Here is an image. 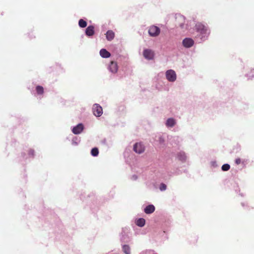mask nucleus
I'll use <instances>...</instances> for the list:
<instances>
[{
  "mask_svg": "<svg viewBox=\"0 0 254 254\" xmlns=\"http://www.w3.org/2000/svg\"><path fill=\"white\" fill-rule=\"evenodd\" d=\"M195 39L199 43L206 41L210 34L208 27L201 23H197L195 26Z\"/></svg>",
  "mask_w": 254,
  "mask_h": 254,
  "instance_id": "obj_1",
  "label": "nucleus"
},
{
  "mask_svg": "<svg viewBox=\"0 0 254 254\" xmlns=\"http://www.w3.org/2000/svg\"><path fill=\"white\" fill-rule=\"evenodd\" d=\"M130 230L128 228H123L122 230V232L120 234V240L122 242L125 243H128L131 240L130 236Z\"/></svg>",
  "mask_w": 254,
  "mask_h": 254,
  "instance_id": "obj_2",
  "label": "nucleus"
},
{
  "mask_svg": "<svg viewBox=\"0 0 254 254\" xmlns=\"http://www.w3.org/2000/svg\"><path fill=\"white\" fill-rule=\"evenodd\" d=\"M166 79L170 82H174L177 79V74L175 70L168 69L165 72Z\"/></svg>",
  "mask_w": 254,
  "mask_h": 254,
  "instance_id": "obj_3",
  "label": "nucleus"
},
{
  "mask_svg": "<svg viewBox=\"0 0 254 254\" xmlns=\"http://www.w3.org/2000/svg\"><path fill=\"white\" fill-rule=\"evenodd\" d=\"M148 33L150 37H157L160 33V29L155 25H151L148 27Z\"/></svg>",
  "mask_w": 254,
  "mask_h": 254,
  "instance_id": "obj_4",
  "label": "nucleus"
},
{
  "mask_svg": "<svg viewBox=\"0 0 254 254\" xmlns=\"http://www.w3.org/2000/svg\"><path fill=\"white\" fill-rule=\"evenodd\" d=\"M92 111L95 116L99 117L103 114L102 107L98 104H94L92 107Z\"/></svg>",
  "mask_w": 254,
  "mask_h": 254,
  "instance_id": "obj_5",
  "label": "nucleus"
},
{
  "mask_svg": "<svg viewBox=\"0 0 254 254\" xmlns=\"http://www.w3.org/2000/svg\"><path fill=\"white\" fill-rule=\"evenodd\" d=\"M154 51L150 49H145L143 51V56L144 58L147 60H152L154 57Z\"/></svg>",
  "mask_w": 254,
  "mask_h": 254,
  "instance_id": "obj_6",
  "label": "nucleus"
},
{
  "mask_svg": "<svg viewBox=\"0 0 254 254\" xmlns=\"http://www.w3.org/2000/svg\"><path fill=\"white\" fill-rule=\"evenodd\" d=\"M145 150V147L144 145L141 142H137L133 145V151L138 153L141 154Z\"/></svg>",
  "mask_w": 254,
  "mask_h": 254,
  "instance_id": "obj_7",
  "label": "nucleus"
},
{
  "mask_svg": "<svg viewBox=\"0 0 254 254\" xmlns=\"http://www.w3.org/2000/svg\"><path fill=\"white\" fill-rule=\"evenodd\" d=\"M194 40L190 38H185L182 41V45L186 48H190L193 46Z\"/></svg>",
  "mask_w": 254,
  "mask_h": 254,
  "instance_id": "obj_8",
  "label": "nucleus"
},
{
  "mask_svg": "<svg viewBox=\"0 0 254 254\" xmlns=\"http://www.w3.org/2000/svg\"><path fill=\"white\" fill-rule=\"evenodd\" d=\"M108 69L112 73H116L118 70V65L117 63L115 61H111L108 65Z\"/></svg>",
  "mask_w": 254,
  "mask_h": 254,
  "instance_id": "obj_9",
  "label": "nucleus"
},
{
  "mask_svg": "<svg viewBox=\"0 0 254 254\" xmlns=\"http://www.w3.org/2000/svg\"><path fill=\"white\" fill-rule=\"evenodd\" d=\"M176 18L177 21L179 22V25L181 29H184L187 28L185 23V17L183 15L181 14L176 15Z\"/></svg>",
  "mask_w": 254,
  "mask_h": 254,
  "instance_id": "obj_10",
  "label": "nucleus"
},
{
  "mask_svg": "<svg viewBox=\"0 0 254 254\" xmlns=\"http://www.w3.org/2000/svg\"><path fill=\"white\" fill-rule=\"evenodd\" d=\"M84 129V126L82 123H79L71 128V131L74 134L81 133Z\"/></svg>",
  "mask_w": 254,
  "mask_h": 254,
  "instance_id": "obj_11",
  "label": "nucleus"
},
{
  "mask_svg": "<svg viewBox=\"0 0 254 254\" xmlns=\"http://www.w3.org/2000/svg\"><path fill=\"white\" fill-rule=\"evenodd\" d=\"M176 124L177 120L173 118L167 119L165 123V125L168 128H173Z\"/></svg>",
  "mask_w": 254,
  "mask_h": 254,
  "instance_id": "obj_12",
  "label": "nucleus"
},
{
  "mask_svg": "<svg viewBox=\"0 0 254 254\" xmlns=\"http://www.w3.org/2000/svg\"><path fill=\"white\" fill-rule=\"evenodd\" d=\"M85 34L87 36L91 37L95 34L94 27L93 25L88 26L85 30Z\"/></svg>",
  "mask_w": 254,
  "mask_h": 254,
  "instance_id": "obj_13",
  "label": "nucleus"
},
{
  "mask_svg": "<svg viewBox=\"0 0 254 254\" xmlns=\"http://www.w3.org/2000/svg\"><path fill=\"white\" fill-rule=\"evenodd\" d=\"M155 207L153 204L147 205L144 209V212L147 214H151L154 212Z\"/></svg>",
  "mask_w": 254,
  "mask_h": 254,
  "instance_id": "obj_14",
  "label": "nucleus"
},
{
  "mask_svg": "<svg viewBox=\"0 0 254 254\" xmlns=\"http://www.w3.org/2000/svg\"><path fill=\"white\" fill-rule=\"evenodd\" d=\"M177 157L178 160L183 162H185L187 159V155L186 153L183 151H180L178 153Z\"/></svg>",
  "mask_w": 254,
  "mask_h": 254,
  "instance_id": "obj_15",
  "label": "nucleus"
},
{
  "mask_svg": "<svg viewBox=\"0 0 254 254\" xmlns=\"http://www.w3.org/2000/svg\"><path fill=\"white\" fill-rule=\"evenodd\" d=\"M100 55L103 58H108L111 56V54L105 49H102L100 51Z\"/></svg>",
  "mask_w": 254,
  "mask_h": 254,
  "instance_id": "obj_16",
  "label": "nucleus"
},
{
  "mask_svg": "<svg viewBox=\"0 0 254 254\" xmlns=\"http://www.w3.org/2000/svg\"><path fill=\"white\" fill-rule=\"evenodd\" d=\"M122 251L125 254H131L130 247L127 244L122 245Z\"/></svg>",
  "mask_w": 254,
  "mask_h": 254,
  "instance_id": "obj_17",
  "label": "nucleus"
},
{
  "mask_svg": "<svg viewBox=\"0 0 254 254\" xmlns=\"http://www.w3.org/2000/svg\"><path fill=\"white\" fill-rule=\"evenodd\" d=\"M106 37L108 41H112L115 37V33L112 30H108L106 34Z\"/></svg>",
  "mask_w": 254,
  "mask_h": 254,
  "instance_id": "obj_18",
  "label": "nucleus"
},
{
  "mask_svg": "<svg viewBox=\"0 0 254 254\" xmlns=\"http://www.w3.org/2000/svg\"><path fill=\"white\" fill-rule=\"evenodd\" d=\"M135 224L139 227H143L145 224V220L142 218H139L135 221Z\"/></svg>",
  "mask_w": 254,
  "mask_h": 254,
  "instance_id": "obj_19",
  "label": "nucleus"
},
{
  "mask_svg": "<svg viewBox=\"0 0 254 254\" xmlns=\"http://www.w3.org/2000/svg\"><path fill=\"white\" fill-rule=\"evenodd\" d=\"M158 141L161 145H164L165 141V136L164 135H159L158 137Z\"/></svg>",
  "mask_w": 254,
  "mask_h": 254,
  "instance_id": "obj_20",
  "label": "nucleus"
},
{
  "mask_svg": "<svg viewBox=\"0 0 254 254\" xmlns=\"http://www.w3.org/2000/svg\"><path fill=\"white\" fill-rule=\"evenodd\" d=\"M36 91L38 95H42L44 93V88L42 86L38 85L36 87Z\"/></svg>",
  "mask_w": 254,
  "mask_h": 254,
  "instance_id": "obj_21",
  "label": "nucleus"
},
{
  "mask_svg": "<svg viewBox=\"0 0 254 254\" xmlns=\"http://www.w3.org/2000/svg\"><path fill=\"white\" fill-rule=\"evenodd\" d=\"M87 22L83 19H80L78 21V25L81 28H85L87 26Z\"/></svg>",
  "mask_w": 254,
  "mask_h": 254,
  "instance_id": "obj_22",
  "label": "nucleus"
},
{
  "mask_svg": "<svg viewBox=\"0 0 254 254\" xmlns=\"http://www.w3.org/2000/svg\"><path fill=\"white\" fill-rule=\"evenodd\" d=\"M91 154L94 157L97 156L99 154V150L98 148L94 147L92 148L91 151Z\"/></svg>",
  "mask_w": 254,
  "mask_h": 254,
  "instance_id": "obj_23",
  "label": "nucleus"
},
{
  "mask_svg": "<svg viewBox=\"0 0 254 254\" xmlns=\"http://www.w3.org/2000/svg\"><path fill=\"white\" fill-rule=\"evenodd\" d=\"M248 77V79H251L254 77V69H252L249 73H247L245 75Z\"/></svg>",
  "mask_w": 254,
  "mask_h": 254,
  "instance_id": "obj_24",
  "label": "nucleus"
},
{
  "mask_svg": "<svg viewBox=\"0 0 254 254\" xmlns=\"http://www.w3.org/2000/svg\"><path fill=\"white\" fill-rule=\"evenodd\" d=\"M159 189L161 191H164L167 190V185L162 183L159 186Z\"/></svg>",
  "mask_w": 254,
  "mask_h": 254,
  "instance_id": "obj_25",
  "label": "nucleus"
},
{
  "mask_svg": "<svg viewBox=\"0 0 254 254\" xmlns=\"http://www.w3.org/2000/svg\"><path fill=\"white\" fill-rule=\"evenodd\" d=\"M230 168V166L228 164H224L222 165L221 169L223 171H228Z\"/></svg>",
  "mask_w": 254,
  "mask_h": 254,
  "instance_id": "obj_26",
  "label": "nucleus"
},
{
  "mask_svg": "<svg viewBox=\"0 0 254 254\" xmlns=\"http://www.w3.org/2000/svg\"><path fill=\"white\" fill-rule=\"evenodd\" d=\"M28 157L32 158L34 156V150L32 149H29L28 150Z\"/></svg>",
  "mask_w": 254,
  "mask_h": 254,
  "instance_id": "obj_27",
  "label": "nucleus"
},
{
  "mask_svg": "<svg viewBox=\"0 0 254 254\" xmlns=\"http://www.w3.org/2000/svg\"><path fill=\"white\" fill-rule=\"evenodd\" d=\"M153 252V251L151 250H146L142 251L139 254H151Z\"/></svg>",
  "mask_w": 254,
  "mask_h": 254,
  "instance_id": "obj_28",
  "label": "nucleus"
},
{
  "mask_svg": "<svg viewBox=\"0 0 254 254\" xmlns=\"http://www.w3.org/2000/svg\"><path fill=\"white\" fill-rule=\"evenodd\" d=\"M71 143L73 145H78V142H77V137H74L72 139Z\"/></svg>",
  "mask_w": 254,
  "mask_h": 254,
  "instance_id": "obj_29",
  "label": "nucleus"
},
{
  "mask_svg": "<svg viewBox=\"0 0 254 254\" xmlns=\"http://www.w3.org/2000/svg\"><path fill=\"white\" fill-rule=\"evenodd\" d=\"M235 162L237 165H239L242 162V159L240 158H236L235 159Z\"/></svg>",
  "mask_w": 254,
  "mask_h": 254,
  "instance_id": "obj_30",
  "label": "nucleus"
},
{
  "mask_svg": "<svg viewBox=\"0 0 254 254\" xmlns=\"http://www.w3.org/2000/svg\"><path fill=\"white\" fill-rule=\"evenodd\" d=\"M211 165L214 168H216V167H217L218 166V165L217 164V162L216 161H211Z\"/></svg>",
  "mask_w": 254,
  "mask_h": 254,
  "instance_id": "obj_31",
  "label": "nucleus"
},
{
  "mask_svg": "<svg viewBox=\"0 0 254 254\" xmlns=\"http://www.w3.org/2000/svg\"><path fill=\"white\" fill-rule=\"evenodd\" d=\"M138 179V176L136 175H133L131 177V179L133 181H136Z\"/></svg>",
  "mask_w": 254,
  "mask_h": 254,
  "instance_id": "obj_32",
  "label": "nucleus"
},
{
  "mask_svg": "<svg viewBox=\"0 0 254 254\" xmlns=\"http://www.w3.org/2000/svg\"><path fill=\"white\" fill-rule=\"evenodd\" d=\"M247 160L246 159H242L241 163L243 164H246L247 163Z\"/></svg>",
  "mask_w": 254,
  "mask_h": 254,
  "instance_id": "obj_33",
  "label": "nucleus"
},
{
  "mask_svg": "<svg viewBox=\"0 0 254 254\" xmlns=\"http://www.w3.org/2000/svg\"><path fill=\"white\" fill-rule=\"evenodd\" d=\"M243 207H245V206H247L248 205V203L247 202H242L241 203Z\"/></svg>",
  "mask_w": 254,
  "mask_h": 254,
  "instance_id": "obj_34",
  "label": "nucleus"
}]
</instances>
